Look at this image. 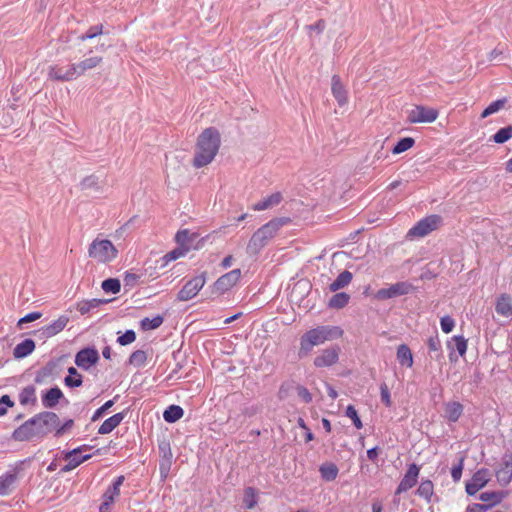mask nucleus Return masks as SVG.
<instances>
[{
    "label": "nucleus",
    "instance_id": "41",
    "mask_svg": "<svg viewBox=\"0 0 512 512\" xmlns=\"http://www.w3.org/2000/svg\"><path fill=\"white\" fill-rule=\"evenodd\" d=\"M320 473L326 481H333L338 475V468L335 464H324L320 467Z\"/></svg>",
    "mask_w": 512,
    "mask_h": 512
},
{
    "label": "nucleus",
    "instance_id": "49",
    "mask_svg": "<svg viewBox=\"0 0 512 512\" xmlns=\"http://www.w3.org/2000/svg\"><path fill=\"white\" fill-rule=\"evenodd\" d=\"M504 104H505L504 99H499V100L492 102L491 104H489V106L487 108L484 109V111L481 114V117L486 118V117L498 112L504 106Z\"/></svg>",
    "mask_w": 512,
    "mask_h": 512
},
{
    "label": "nucleus",
    "instance_id": "10",
    "mask_svg": "<svg viewBox=\"0 0 512 512\" xmlns=\"http://www.w3.org/2000/svg\"><path fill=\"white\" fill-rule=\"evenodd\" d=\"M99 358L97 349L87 347L77 352L75 355V364L83 370H89L99 361Z\"/></svg>",
    "mask_w": 512,
    "mask_h": 512
},
{
    "label": "nucleus",
    "instance_id": "22",
    "mask_svg": "<svg viewBox=\"0 0 512 512\" xmlns=\"http://www.w3.org/2000/svg\"><path fill=\"white\" fill-rule=\"evenodd\" d=\"M332 94L335 97L336 101L340 106H344L347 104L348 97H347V91L342 84L340 77L337 75H334L332 77Z\"/></svg>",
    "mask_w": 512,
    "mask_h": 512
},
{
    "label": "nucleus",
    "instance_id": "63",
    "mask_svg": "<svg viewBox=\"0 0 512 512\" xmlns=\"http://www.w3.org/2000/svg\"><path fill=\"white\" fill-rule=\"evenodd\" d=\"M232 260H233V258L230 255L225 257L223 259V261H222V267L223 268H229L231 266V264H232Z\"/></svg>",
    "mask_w": 512,
    "mask_h": 512
},
{
    "label": "nucleus",
    "instance_id": "53",
    "mask_svg": "<svg viewBox=\"0 0 512 512\" xmlns=\"http://www.w3.org/2000/svg\"><path fill=\"white\" fill-rule=\"evenodd\" d=\"M464 458H460L459 463L455 465L451 470V476L455 482H458L462 476Z\"/></svg>",
    "mask_w": 512,
    "mask_h": 512
},
{
    "label": "nucleus",
    "instance_id": "59",
    "mask_svg": "<svg viewBox=\"0 0 512 512\" xmlns=\"http://www.w3.org/2000/svg\"><path fill=\"white\" fill-rule=\"evenodd\" d=\"M489 509L485 504H472L466 508L465 512H484Z\"/></svg>",
    "mask_w": 512,
    "mask_h": 512
},
{
    "label": "nucleus",
    "instance_id": "60",
    "mask_svg": "<svg viewBox=\"0 0 512 512\" xmlns=\"http://www.w3.org/2000/svg\"><path fill=\"white\" fill-rule=\"evenodd\" d=\"M367 457L369 460L371 461H376L377 457H378V448L377 447H373L371 449H369L367 451Z\"/></svg>",
    "mask_w": 512,
    "mask_h": 512
},
{
    "label": "nucleus",
    "instance_id": "33",
    "mask_svg": "<svg viewBox=\"0 0 512 512\" xmlns=\"http://www.w3.org/2000/svg\"><path fill=\"white\" fill-rule=\"evenodd\" d=\"M36 400V389L34 386L29 385L21 390L19 394V402L21 405L35 404Z\"/></svg>",
    "mask_w": 512,
    "mask_h": 512
},
{
    "label": "nucleus",
    "instance_id": "20",
    "mask_svg": "<svg viewBox=\"0 0 512 512\" xmlns=\"http://www.w3.org/2000/svg\"><path fill=\"white\" fill-rule=\"evenodd\" d=\"M48 75L50 79L59 81H71L77 78L75 72L72 71V65L66 69L59 66L50 67Z\"/></svg>",
    "mask_w": 512,
    "mask_h": 512
},
{
    "label": "nucleus",
    "instance_id": "25",
    "mask_svg": "<svg viewBox=\"0 0 512 512\" xmlns=\"http://www.w3.org/2000/svg\"><path fill=\"white\" fill-rule=\"evenodd\" d=\"M62 397L63 393L61 389L58 387H53L43 394L42 404L46 408H53L59 403Z\"/></svg>",
    "mask_w": 512,
    "mask_h": 512
},
{
    "label": "nucleus",
    "instance_id": "56",
    "mask_svg": "<svg viewBox=\"0 0 512 512\" xmlns=\"http://www.w3.org/2000/svg\"><path fill=\"white\" fill-rule=\"evenodd\" d=\"M102 33V25L91 27L85 35L81 36V40L93 39Z\"/></svg>",
    "mask_w": 512,
    "mask_h": 512
},
{
    "label": "nucleus",
    "instance_id": "26",
    "mask_svg": "<svg viewBox=\"0 0 512 512\" xmlns=\"http://www.w3.org/2000/svg\"><path fill=\"white\" fill-rule=\"evenodd\" d=\"M124 419L123 413H116L113 416L106 419L98 429V433L101 435L111 433Z\"/></svg>",
    "mask_w": 512,
    "mask_h": 512
},
{
    "label": "nucleus",
    "instance_id": "16",
    "mask_svg": "<svg viewBox=\"0 0 512 512\" xmlns=\"http://www.w3.org/2000/svg\"><path fill=\"white\" fill-rule=\"evenodd\" d=\"M496 477L501 486H507L512 481V453L503 456L501 466L496 470Z\"/></svg>",
    "mask_w": 512,
    "mask_h": 512
},
{
    "label": "nucleus",
    "instance_id": "19",
    "mask_svg": "<svg viewBox=\"0 0 512 512\" xmlns=\"http://www.w3.org/2000/svg\"><path fill=\"white\" fill-rule=\"evenodd\" d=\"M103 58L100 56H92L86 58L79 63L72 64V71L75 72L76 77L83 75L86 71L96 68L101 62Z\"/></svg>",
    "mask_w": 512,
    "mask_h": 512
},
{
    "label": "nucleus",
    "instance_id": "32",
    "mask_svg": "<svg viewBox=\"0 0 512 512\" xmlns=\"http://www.w3.org/2000/svg\"><path fill=\"white\" fill-rule=\"evenodd\" d=\"M352 273L345 270L341 272L337 278L330 284L329 289L332 292H336L344 287H346L352 280Z\"/></svg>",
    "mask_w": 512,
    "mask_h": 512
},
{
    "label": "nucleus",
    "instance_id": "35",
    "mask_svg": "<svg viewBox=\"0 0 512 512\" xmlns=\"http://www.w3.org/2000/svg\"><path fill=\"white\" fill-rule=\"evenodd\" d=\"M448 348L452 351L456 350L460 356H463L467 351V340L463 336H453L448 342Z\"/></svg>",
    "mask_w": 512,
    "mask_h": 512
},
{
    "label": "nucleus",
    "instance_id": "58",
    "mask_svg": "<svg viewBox=\"0 0 512 512\" xmlns=\"http://www.w3.org/2000/svg\"><path fill=\"white\" fill-rule=\"evenodd\" d=\"M40 317H41V313H39V312L29 313V314L25 315L24 317H22L18 321V325L21 326L23 323L35 321V320L39 319Z\"/></svg>",
    "mask_w": 512,
    "mask_h": 512
},
{
    "label": "nucleus",
    "instance_id": "11",
    "mask_svg": "<svg viewBox=\"0 0 512 512\" xmlns=\"http://www.w3.org/2000/svg\"><path fill=\"white\" fill-rule=\"evenodd\" d=\"M413 290L412 284L408 282H398L388 288H382L377 291L376 298L384 300L397 296L409 294Z\"/></svg>",
    "mask_w": 512,
    "mask_h": 512
},
{
    "label": "nucleus",
    "instance_id": "13",
    "mask_svg": "<svg viewBox=\"0 0 512 512\" xmlns=\"http://www.w3.org/2000/svg\"><path fill=\"white\" fill-rule=\"evenodd\" d=\"M87 450L86 446L73 449L65 454V460L67 463L62 467L61 472H70L81 463L91 458V454L82 455V452Z\"/></svg>",
    "mask_w": 512,
    "mask_h": 512
},
{
    "label": "nucleus",
    "instance_id": "18",
    "mask_svg": "<svg viewBox=\"0 0 512 512\" xmlns=\"http://www.w3.org/2000/svg\"><path fill=\"white\" fill-rule=\"evenodd\" d=\"M125 478L123 475L118 476L112 485L108 487L106 492L104 493V502L100 506V512H103V508H109L110 505L114 502L115 498H117L120 494V487L123 484Z\"/></svg>",
    "mask_w": 512,
    "mask_h": 512
},
{
    "label": "nucleus",
    "instance_id": "5",
    "mask_svg": "<svg viewBox=\"0 0 512 512\" xmlns=\"http://www.w3.org/2000/svg\"><path fill=\"white\" fill-rule=\"evenodd\" d=\"M88 255L94 261L106 264L117 257L118 250L110 240L97 237L89 245Z\"/></svg>",
    "mask_w": 512,
    "mask_h": 512
},
{
    "label": "nucleus",
    "instance_id": "28",
    "mask_svg": "<svg viewBox=\"0 0 512 512\" xmlns=\"http://www.w3.org/2000/svg\"><path fill=\"white\" fill-rule=\"evenodd\" d=\"M397 360L402 366H406L408 368H411L413 366V355L410 350V348L405 345L401 344L397 348Z\"/></svg>",
    "mask_w": 512,
    "mask_h": 512
},
{
    "label": "nucleus",
    "instance_id": "43",
    "mask_svg": "<svg viewBox=\"0 0 512 512\" xmlns=\"http://www.w3.org/2000/svg\"><path fill=\"white\" fill-rule=\"evenodd\" d=\"M512 138V126H506L501 129H499L494 135H493V141L498 144L505 143L509 139Z\"/></svg>",
    "mask_w": 512,
    "mask_h": 512
},
{
    "label": "nucleus",
    "instance_id": "42",
    "mask_svg": "<svg viewBox=\"0 0 512 512\" xmlns=\"http://www.w3.org/2000/svg\"><path fill=\"white\" fill-rule=\"evenodd\" d=\"M415 144V140L412 137H405L400 139L397 144L392 149L393 154L403 153L410 148H412Z\"/></svg>",
    "mask_w": 512,
    "mask_h": 512
},
{
    "label": "nucleus",
    "instance_id": "30",
    "mask_svg": "<svg viewBox=\"0 0 512 512\" xmlns=\"http://www.w3.org/2000/svg\"><path fill=\"white\" fill-rule=\"evenodd\" d=\"M507 493L505 492H495V491H487L480 494L479 499L486 504L485 506H489L491 508L492 506H495L499 504L505 497Z\"/></svg>",
    "mask_w": 512,
    "mask_h": 512
},
{
    "label": "nucleus",
    "instance_id": "52",
    "mask_svg": "<svg viewBox=\"0 0 512 512\" xmlns=\"http://www.w3.org/2000/svg\"><path fill=\"white\" fill-rule=\"evenodd\" d=\"M440 325L444 333H450L455 326V321L450 316H443L440 320Z\"/></svg>",
    "mask_w": 512,
    "mask_h": 512
},
{
    "label": "nucleus",
    "instance_id": "62",
    "mask_svg": "<svg viewBox=\"0 0 512 512\" xmlns=\"http://www.w3.org/2000/svg\"><path fill=\"white\" fill-rule=\"evenodd\" d=\"M73 424V421L72 420H68L63 426L61 427H57L55 430H56V435H61L65 429L71 427Z\"/></svg>",
    "mask_w": 512,
    "mask_h": 512
},
{
    "label": "nucleus",
    "instance_id": "36",
    "mask_svg": "<svg viewBox=\"0 0 512 512\" xmlns=\"http://www.w3.org/2000/svg\"><path fill=\"white\" fill-rule=\"evenodd\" d=\"M64 383L68 387H80L82 385V376L74 367L68 368V376L65 377Z\"/></svg>",
    "mask_w": 512,
    "mask_h": 512
},
{
    "label": "nucleus",
    "instance_id": "3",
    "mask_svg": "<svg viewBox=\"0 0 512 512\" xmlns=\"http://www.w3.org/2000/svg\"><path fill=\"white\" fill-rule=\"evenodd\" d=\"M342 333L343 331L337 326H318L308 330L300 338L299 357H306L315 346L324 344L329 340L337 339L342 336Z\"/></svg>",
    "mask_w": 512,
    "mask_h": 512
},
{
    "label": "nucleus",
    "instance_id": "48",
    "mask_svg": "<svg viewBox=\"0 0 512 512\" xmlns=\"http://www.w3.org/2000/svg\"><path fill=\"white\" fill-rule=\"evenodd\" d=\"M100 303H101V301L98 299L82 301V302L78 303L77 310L82 315H84V314L88 313L91 309L98 307Z\"/></svg>",
    "mask_w": 512,
    "mask_h": 512
},
{
    "label": "nucleus",
    "instance_id": "29",
    "mask_svg": "<svg viewBox=\"0 0 512 512\" xmlns=\"http://www.w3.org/2000/svg\"><path fill=\"white\" fill-rule=\"evenodd\" d=\"M16 481V474L7 472L0 476V496H6L12 491Z\"/></svg>",
    "mask_w": 512,
    "mask_h": 512
},
{
    "label": "nucleus",
    "instance_id": "37",
    "mask_svg": "<svg viewBox=\"0 0 512 512\" xmlns=\"http://www.w3.org/2000/svg\"><path fill=\"white\" fill-rule=\"evenodd\" d=\"M420 497L424 498L426 501L430 502L431 497L434 493V486L432 481L430 480H423L416 492Z\"/></svg>",
    "mask_w": 512,
    "mask_h": 512
},
{
    "label": "nucleus",
    "instance_id": "50",
    "mask_svg": "<svg viewBox=\"0 0 512 512\" xmlns=\"http://www.w3.org/2000/svg\"><path fill=\"white\" fill-rule=\"evenodd\" d=\"M346 416L349 417L353 421V424L355 425V427L357 429H361L363 427L362 421L359 418L358 413H357L356 409L354 408V406L349 405L347 407Z\"/></svg>",
    "mask_w": 512,
    "mask_h": 512
},
{
    "label": "nucleus",
    "instance_id": "24",
    "mask_svg": "<svg viewBox=\"0 0 512 512\" xmlns=\"http://www.w3.org/2000/svg\"><path fill=\"white\" fill-rule=\"evenodd\" d=\"M282 201V195L280 192H276L271 194L270 196L264 198L263 200L255 203L252 206L254 211H263L267 209H271L277 206Z\"/></svg>",
    "mask_w": 512,
    "mask_h": 512
},
{
    "label": "nucleus",
    "instance_id": "4",
    "mask_svg": "<svg viewBox=\"0 0 512 512\" xmlns=\"http://www.w3.org/2000/svg\"><path fill=\"white\" fill-rule=\"evenodd\" d=\"M289 218H274L261 226L250 238L247 251L250 254H258L268 242L276 235L281 227L288 224Z\"/></svg>",
    "mask_w": 512,
    "mask_h": 512
},
{
    "label": "nucleus",
    "instance_id": "51",
    "mask_svg": "<svg viewBox=\"0 0 512 512\" xmlns=\"http://www.w3.org/2000/svg\"><path fill=\"white\" fill-rule=\"evenodd\" d=\"M136 339V334L133 330H127L123 335L117 338V342L122 345H129L133 343Z\"/></svg>",
    "mask_w": 512,
    "mask_h": 512
},
{
    "label": "nucleus",
    "instance_id": "34",
    "mask_svg": "<svg viewBox=\"0 0 512 512\" xmlns=\"http://www.w3.org/2000/svg\"><path fill=\"white\" fill-rule=\"evenodd\" d=\"M184 414L183 409L177 405L169 406L163 413V418L166 422L174 423L179 420Z\"/></svg>",
    "mask_w": 512,
    "mask_h": 512
},
{
    "label": "nucleus",
    "instance_id": "23",
    "mask_svg": "<svg viewBox=\"0 0 512 512\" xmlns=\"http://www.w3.org/2000/svg\"><path fill=\"white\" fill-rule=\"evenodd\" d=\"M464 407L460 402L451 401L444 405L445 418L449 422H457L463 414Z\"/></svg>",
    "mask_w": 512,
    "mask_h": 512
},
{
    "label": "nucleus",
    "instance_id": "61",
    "mask_svg": "<svg viewBox=\"0 0 512 512\" xmlns=\"http://www.w3.org/2000/svg\"><path fill=\"white\" fill-rule=\"evenodd\" d=\"M93 184H95V178L93 176L87 177L81 182V186L84 189L91 187Z\"/></svg>",
    "mask_w": 512,
    "mask_h": 512
},
{
    "label": "nucleus",
    "instance_id": "8",
    "mask_svg": "<svg viewBox=\"0 0 512 512\" xmlns=\"http://www.w3.org/2000/svg\"><path fill=\"white\" fill-rule=\"evenodd\" d=\"M206 283L205 274L195 276L189 280L177 294L179 301H188L194 298Z\"/></svg>",
    "mask_w": 512,
    "mask_h": 512
},
{
    "label": "nucleus",
    "instance_id": "40",
    "mask_svg": "<svg viewBox=\"0 0 512 512\" xmlns=\"http://www.w3.org/2000/svg\"><path fill=\"white\" fill-rule=\"evenodd\" d=\"M350 296L345 292H340L332 296L329 300V307L340 309L345 307L349 302Z\"/></svg>",
    "mask_w": 512,
    "mask_h": 512
},
{
    "label": "nucleus",
    "instance_id": "15",
    "mask_svg": "<svg viewBox=\"0 0 512 512\" xmlns=\"http://www.w3.org/2000/svg\"><path fill=\"white\" fill-rule=\"evenodd\" d=\"M420 468L416 464L409 465L404 477L400 481L396 494H401L414 487L417 483Z\"/></svg>",
    "mask_w": 512,
    "mask_h": 512
},
{
    "label": "nucleus",
    "instance_id": "39",
    "mask_svg": "<svg viewBox=\"0 0 512 512\" xmlns=\"http://www.w3.org/2000/svg\"><path fill=\"white\" fill-rule=\"evenodd\" d=\"M189 251V247H183L179 245L174 250L168 252L162 257V261L164 262V265H167L171 261H175L183 256L186 255V253Z\"/></svg>",
    "mask_w": 512,
    "mask_h": 512
},
{
    "label": "nucleus",
    "instance_id": "64",
    "mask_svg": "<svg viewBox=\"0 0 512 512\" xmlns=\"http://www.w3.org/2000/svg\"><path fill=\"white\" fill-rule=\"evenodd\" d=\"M381 511H382V504L378 501L373 502L372 512H381Z\"/></svg>",
    "mask_w": 512,
    "mask_h": 512
},
{
    "label": "nucleus",
    "instance_id": "17",
    "mask_svg": "<svg viewBox=\"0 0 512 512\" xmlns=\"http://www.w3.org/2000/svg\"><path fill=\"white\" fill-rule=\"evenodd\" d=\"M339 358V349L338 348H327L324 349L318 356L314 359V365L316 367H329L335 364Z\"/></svg>",
    "mask_w": 512,
    "mask_h": 512
},
{
    "label": "nucleus",
    "instance_id": "38",
    "mask_svg": "<svg viewBox=\"0 0 512 512\" xmlns=\"http://www.w3.org/2000/svg\"><path fill=\"white\" fill-rule=\"evenodd\" d=\"M175 239L179 245L190 248L192 242L196 239V234L191 233L187 229H184L176 234Z\"/></svg>",
    "mask_w": 512,
    "mask_h": 512
},
{
    "label": "nucleus",
    "instance_id": "45",
    "mask_svg": "<svg viewBox=\"0 0 512 512\" xmlns=\"http://www.w3.org/2000/svg\"><path fill=\"white\" fill-rule=\"evenodd\" d=\"M243 504L247 509H253L257 504L256 492L252 487L245 489Z\"/></svg>",
    "mask_w": 512,
    "mask_h": 512
},
{
    "label": "nucleus",
    "instance_id": "21",
    "mask_svg": "<svg viewBox=\"0 0 512 512\" xmlns=\"http://www.w3.org/2000/svg\"><path fill=\"white\" fill-rule=\"evenodd\" d=\"M496 313L503 317L512 316V297L509 294H501L495 303Z\"/></svg>",
    "mask_w": 512,
    "mask_h": 512
},
{
    "label": "nucleus",
    "instance_id": "14",
    "mask_svg": "<svg viewBox=\"0 0 512 512\" xmlns=\"http://www.w3.org/2000/svg\"><path fill=\"white\" fill-rule=\"evenodd\" d=\"M68 322L69 317L67 315H61L50 324L45 325L41 329H39L38 333L41 336V338H51L60 333L62 330H64Z\"/></svg>",
    "mask_w": 512,
    "mask_h": 512
},
{
    "label": "nucleus",
    "instance_id": "54",
    "mask_svg": "<svg viewBox=\"0 0 512 512\" xmlns=\"http://www.w3.org/2000/svg\"><path fill=\"white\" fill-rule=\"evenodd\" d=\"M113 404H114L113 400H109V401L105 402L100 408H98L94 412V414L92 416V421H96L97 419H99L106 410H108L109 408H111L113 406Z\"/></svg>",
    "mask_w": 512,
    "mask_h": 512
},
{
    "label": "nucleus",
    "instance_id": "46",
    "mask_svg": "<svg viewBox=\"0 0 512 512\" xmlns=\"http://www.w3.org/2000/svg\"><path fill=\"white\" fill-rule=\"evenodd\" d=\"M147 360L146 352L143 350L134 351L129 357V363L135 367H141Z\"/></svg>",
    "mask_w": 512,
    "mask_h": 512
},
{
    "label": "nucleus",
    "instance_id": "57",
    "mask_svg": "<svg viewBox=\"0 0 512 512\" xmlns=\"http://www.w3.org/2000/svg\"><path fill=\"white\" fill-rule=\"evenodd\" d=\"M297 394L305 403H309L312 401V396L310 392L304 386L297 387Z\"/></svg>",
    "mask_w": 512,
    "mask_h": 512
},
{
    "label": "nucleus",
    "instance_id": "1",
    "mask_svg": "<svg viewBox=\"0 0 512 512\" xmlns=\"http://www.w3.org/2000/svg\"><path fill=\"white\" fill-rule=\"evenodd\" d=\"M59 427V417L54 412H42L24 422L13 432L17 441H28L46 435Z\"/></svg>",
    "mask_w": 512,
    "mask_h": 512
},
{
    "label": "nucleus",
    "instance_id": "2",
    "mask_svg": "<svg viewBox=\"0 0 512 512\" xmlns=\"http://www.w3.org/2000/svg\"><path fill=\"white\" fill-rule=\"evenodd\" d=\"M220 146V135L214 128L205 129L198 137L193 165L196 168H201L210 164Z\"/></svg>",
    "mask_w": 512,
    "mask_h": 512
},
{
    "label": "nucleus",
    "instance_id": "12",
    "mask_svg": "<svg viewBox=\"0 0 512 512\" xmlns=\"http://www.w3.org/2000/svg\"><path fill=\"white\" fill-rule=\"evenodd\" d=\"M241 277L240 269H234L217 279L213 285V291L218 294H223L231 289Z\"/></svg>",
    "mask_w": 512,
    "mask_h": 512
},
{
    "label": "nucleus",
    "instance_id": "7",
    "mask_svg": "<svg viewBox=\"0 0 512 512\" xmlns=\"http://www.w3.org/2000/svg\"><path fill=\"white\" fill-rule=\"evenodd\" d=\"M438 118V111L431 107L416 105L407 111V121L412 124L432 123Z\"/></svg>",
    "mask_w": 512,
    "mask_h": 512
},
{
    "label": "nucleus",
    "instance_id": "55",
    "mask_svg": "<svg viewBox=\"0 0 512 512\" xmlns=\"http://www.w3.org/2000/svg\"><path fill=\"white\" fill-rule=\"evenodd\" d=\"M380 394H381V400L382 402L387 406H391V397L390 392L386 384H382L380 386Z\"/></svg>",
    "mask_w": 512,
    "mask_h": 512
},
{
    "label": "nucleus",
    "instance_id": "27",
    "mask_svg": "<svg viewBox=\"0 0 512 512\" xmlns=\"http://www.w3.org/2000/svg\"><path fill=\"white\" fill-rule=\"evenodd\" d=\"M35 349V343L31 339H25L14 348L13 355L17 359L25 358Z\"/></svg>",
    "mask_w": 512,
    "mask_h": 512
},
{
    "label": "nucleus",
    "instance_id": "31",
    "mask_svg": "<svg viewBox=\"0 0 512 512\" xmlns=\"http://www.w3.org/2000/svg\"><path fill=\"white\" fill-rule=\"evenodd\" d=\"M427 346L429 354L432 358H434L435 360H440L442 358L441 341L437 334L428 338Z\"/></svg>",
    "mask_w": 512,
    "mask_h": 512
},
{
    "label": "nucleus",
    "instance_id": "47",
    "mask_svg": "<svg viewBox=\"0 0 512 512\" xmlns=\"http://www.w3.org/2000/svg\"><path fill=\"white\" fill-rule=\"evenodd\" d=\"M121 285L118 279L109 278L102 282V289L106 293L116 294L120 291Z\"/></svg>",
    "mask_w": 512,
    "mask_h": 512
},
{
    "label": "nucleus",
    "instance_id": "6",
    "mask_svg": "<svg viewBox=\"0 0 512 512\" xmlns=\"http://www.w3.org/2000/svg\"><path fill=\"white\" fill-rule=\"evenodd\" d=\"M441 223V217L438 215H430L418 221L409 231L407 237L422 238L437 229Z\"/></svg>",
    "mask_w": 512,
    "mask_h": 512
},
{
    "label": "nucleus",
    "instance_id": "44",
    "mask_svg": "<svg viewBox=\"0 0 512 512\" xmlns=\"http://www.w3.org/2000/svg\"><path fill=\"white\" fill-rule=\"evenodd\" d=\"M164 319L162 316L157 315L153 318H144L141 320V327L144 330H154L160 327Z\"/></svg>",
    "mask_w": 512,
    "mask_h": 512
},
{
    "label": "nucleus",
    "instance_id": "9",
    "mask_svg": "<svg viewBox=\"0 0 512 512\" xmlns=\"http://www.w3.org/2000/svg\"><path fill=\"white\" fill-rule=\"evenodd\" d=\"M491 477L490 471L486 468L477 470L470 481L466 483L465 490L468 495H475L480 489L485 487Z\"/></svg>",
    "mask_w": 512,
    "mask_h": 512
}]
</instances>
